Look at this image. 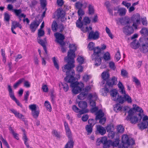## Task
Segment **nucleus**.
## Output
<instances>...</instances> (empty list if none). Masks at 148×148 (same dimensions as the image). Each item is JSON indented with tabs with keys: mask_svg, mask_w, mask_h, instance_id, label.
<instances>
[{
	"mask_svg": "<svg viewBox=\"0 0 148 148\" xmlns=\"http://www.w3.org/2000/svg\"><path fill=\"white\" fill-rule=\"evenodd\" d=\"M69 47L70 49L68 52V57H66L64 58L65 60H67L68 63L62 67V70L63 72L66 73L67 75L64 78L65 81L71 83L70 86L73 88V92L75 94H77L81 91L84 85L82 82H75V78L74 77L75 75L74 71L73 70H70L75 66L74 64L75 62L74 58L75 57V51L76 49L75 45L73 44H70Z\"/></svg>",
	"mask_w": 148,
	"mask_h": 148,
	"instance_id": "nucleus-1",
	"label": "nucleus"
},
{
	"mask_svg": "<svg viewBox=\"0 0 148 148\" xmlns=\"http://www.w3.org/2000/svg\"><path fill=\"white\" fill-rule=\"evenodd\" d=\"M95 44L92 42H90L88 44L87 48L90 50H94V53L92 55L91 58L92 60L95 61V65H99L101 63V60L100 56L101 50L98 47L95 48Z\"/></svg>",
	"mask_w": 148,
	"mask_h": 148,
	"instance_id": "nucleus-2",
	"label": "nucleus"
},
{
	"mask_svg": "<svg viewBox=\"0 0 148 148\" xmlns=\"http://www.w3.org/2000/svg\"><path fill=\"white\" fill-rule=\"evenodd\" d=\"M110 93L112 97V99L114 101L121 103H123L125 101H126L129 103H132V100L131 98L128 94H126L122 97L119 95L115 90H111Z\"/></svg>",
	"mask_w": 148,
	"mask_h": 148,
	"instance_id": "nucleus-3",
	"label": "nucleus"
},
{
	"mask_svg": "<svg viewBox=\"0 0 148 148\" xmlns=\"http://www.w3.org/2000/svg\"><path fill=\"white\" fill-rule=\"evenodd\" d=\"M124 21V23L126 26L123 28V32L126 35H130L133 33L134 31L132 27V23L130 19L127 17H125Z\"/></svg>",
	"mask_w": 148,
	"mask_h": 148,
	"instance_id": "nucleus-4",
	"label": "nucleus"
},
{
	"mask_svg": "<svg viewBox=\"0 0 148 148\" xmlns=\"http://www.w3.org/2000/svg\"><path fill=\"white\" fill-rule=\"evenodd\" d=\"M122 142L125 147H128L130 145H133L134 143V141L132 139H129L128 136L125 134L122 136Z\"/></svg>",
	"mask_w": 148,
	"mask_h": 148,
	"instance_id": "nucleus-5",
	"label": "nucleus"
},
{
	"mask_svg": "<svg viewBox=\"0 0 148 148\" xmlns=\"http://www.w3.org/2000/svg\"><path fill=\"white\" fill-rule=\"evenodd\" d=\"M128 114L126 118V119L127 120H129L130 122L132 123L135 124L138 121V119L137 117L134 115V111L133 109H130L128 112Z\"/></svg>",
	"mask_w": 148,
	"mask_h": 148,
	"instance_id": "nucleus-6",
	"label": "nucleus"
},
{
	"mask_svg": "<svg viewBox=\"0 0 148 148\" xmlns=\"http://www.w3.org/2000/svg\"><path fill=\"white\" fill-rule=\"evenodd\" d=\"M90 20L87 17H85L83 19V23L84 25L81 29V30L84 32H89L92 29V27L90 26L88 27L87 26V24L90 23Z\"/></svg>",
	"mask_w": 148,
	"mask_h": 148,
	"instance_id": "nucleus-7",
	"label": "nucleus"
},
{
	"mask_svg": "<svg viewBox=\"0 0 148 148\" xmlns=\"http://www.w3.org/2000/svg\"><path fill=\"white\" fill-rule=\"evenodd\" d=\"M140 17L138 14L133 15L132 17L131 22L132 23V25L136 29L137 28V26L140 23Z\"/></svg>",
	"mask_w": 148,
	"mask_h": 148,
	"instance_id": "nucleus-8",
	"label": "nucleus"
},
{
	"mask_svg": "<svg viewBox=\"0 0 148 148\" xmlns=\"http://www.w3.org/2000/svg\"><path fill=\"white\" fill-rule=\"evenodd\" d=\"M138 126L141 130L147 128L148 127V116H144L142 122L138 124Z\"/></svg>",
	"mask_w": 148,
	"mask_h": 148,
	"instance_id": "nucleus-9",
	"label": "nucleus"
},
{
	"mask_svg": "<svg viewBox=\"0 0 148 148\" xmlns=\"http://www.w3.org/2000/svg\"><path fill=\"white\" fill-rule=\"evenodd\" d=\"M78 106L82 109V110L80 113L81 114L87 112L88 111V109H86L87 107V103L86 102L84 101H81L79 102Z\"/></svg>",
	"mask_w": 148,
	"mask_h": 148,
	"instance_id": "nucleus-10",
	"label": "nucleus"
},
{
	"mask_svg": "<svg viewBox=\"0 0 148 148\" xmlns=\"http://www.w3.org/2000/svg\"><path fill=\"white\" fill-rule=\"evenodd\" d=\"M54 36L56 38V41L59 43L60 45H62L64 42L63 40L64 39V37L63 34L57 32L54 34Z\"/></svg>",
	"mask_w": 148,
	"mask_h": 148,
	"instance_id": "nucleus-11",
	"label": "nucleus"
},
{
	"mask_svg": "<svg viewBox=\"0 0 148 148\" xmlns=\"http://www.w3.org/2000/svg\"><path fill=\"white\" fill-rule=\"evenodd\" d=\"M89 34L88 38L89 39L97 40L99 38V33L98 31L94 32L93 31H90L88 32Z\"/></svg>",
	"mask_w": 148,
	"mask_h": 148,
	"instance_id": "nucleus-12",
	"label": "nucleus"
},
{
	"mask_svg": "<svg viewBox=\"0 0 148 148\" xmlns=\"http://www.w3.org/2000/svg\"><path fill=\"white\" fill-rule=\"evenodd\" d=\"M40 23L37 20H35L32 22L30 25V28L31 30L33 32H34L39 26Z\"/></svg>",
	"mask_w": 148,
	"mask_h": 148,
	"instance_id": "nucleus-13",
	"label": "nucleus"
},
{
	"mask_svg": "<svg viewBox=\"0 0 148 148\" xmlns=\"http://www.w3.org/2000/svg\"><path fill=\"white\" fill-rule=\"evenodd\" d=\"M13 11L15 13L16 16H18L19 18L23 17L25 18L26 15L23 13H22V10L21 9H13Z\"/></svg>",
	"mask_w": 148,
	"mask_h": 148,
	"instance_id": "nucleus-14",
	"label": "nucleus"
},
{
	"mask_svg": "<svg viewBox=\"0 0 148 148\" xmlns=\"http://www.w3.org/2000/svg\"><path fill=\"white\" fill-rule=\"evenodd\" d=\"M118 86L119 88V92L122 95V96L126 94V92L125 90V88L121 82L119 81V82Z\"/></svg>",
	"mask_w": 148,
	"mask_h": 148,
	"instance_id": "nucleus-15",
	"label": "nucleus"
},
{
	"mask_svg": "<svg viewBox=\"0 0 148 148\" xmlns=\"http://www.w3.org/2000/svg\"><path fill=\"white\" fill-rule=\"evenodd\" d=\"M97 132L101 135H103L106 133L105 129L100 125H97L96 126Z\"/></svg>",
	"mask_w": 148,
	"mask_h": 148,
	"instance_id": "nucleus-16",
	"label": "nucleus"
},
{
	"mask_svg": "<svg viewBox=\"0 0 148 148\" xmlns=\"http://www.w3.org/2000/svg\"><path fill=\"white\" fill-rule=\"evenodd\" d=\"M64 126L66 130V134L68 137L70 138L71 136H72V134L71 130L69 127L68 123L65 122L64 123Z\"/></svg>",
	"mask_w": 148,
	"mask_h": 148,
	"instance_id": "nucleus-17",
	"label": "nucleus"
},
{
	"mask_svg": "<svg viewBox=\"0 0 148 148\" xmlns=\"http://www.w3.org/2000/svg\"><path fill=\"white\" fill-rule=\"evenodd\" d=\"M69 140L65 146V148H73V147L74 142L73 141L72 136L68 137Z\"/></svg>",
	"mask_w": 148,
	"mask_h": 148,
	"instance_id": "nucleus-18",
	"label": "nucleus"
},
{
	"mask_svg": "<svg viewBox=\"0 0 148 148\" xmlns=\"http://www.w3.org/2000/svg\"><path fill=\"white\" fill-rule=\"evenodd\" d=\"M8 90L10 98L13 100L15 99L16 97L14 96V93L12 90L11 86L9 85H8Z\"/></svg>",
	"mask_w": 148,
	"mask_h": 148,
	"instance_id": "nucleus-19",
	"label": "nucleus"
},
{
	"mask_svg": "<svg viewBox=\"0 0 148 148\" xmlns=\"http://www.w3.org/2000/svg\"><path fill=\"white\" fill-rule=\"evenodd\" d=\"M140 51L143 53H146L148 52V45L147 44H143L140 48Z\"/></svg>",
	"mask_w": 148,
	"mask_h": 148,
	"instance_id": "nucleus-20",
	"label": "nucleus"
},
{
	"mask_svg": "<svg viewBox=\"0 0 148 148\" xmlns=\"http://www.w3.org/2000/svg\"><path fill=\"white\" fill-rule=\"evenodd\" d=\"M88 95V94L87 93L83 91L78 95L77 97L80 100H83L86 98Z\"/></svg>",
	"mask_w": 148,
	"mask_h": 148,
	"instance_id": "nucleus-21",
	"label": "nucleus"
},
{
	"mask_svg": "<svg viewBox=\"0 0 148 148\" xmlns=\"http://www.w3.org/2000/svg\"><path fill=\"white\" fill-rule=\"evenodd\" d=\"M88 99L89 100H96L97 98V96L96 93H90L88 95Z\"/></svg>",
	"mask_w": 148,
	"mask_h": 148,
	"instance_id": "nucleus-22",
	"label": "nucleus"
},
{
	"mask_svg": "<svg viewBox=\"0 0 148 148\" xmlns=\"http://www.w3.org/2000/svg\"><path fill=\"white\" fill-rule=\"evenodd\" d=\"M101 76L103 80H104V82L106 81L108 79L110 75L108 72H104L101 74ZM104 83V82H103V83Z\"/></svg>",
	"mask_w": 148,
	"mask_h": 148,
	"instance_id": "nucleus-23",
	"label": "nucleus"
},
{
	"mask_svg": "<svg viewBox=\"0 0 148 148\" xmlns=\"http://www.w3.org/2000/svg\"><path fill=\"white\" fill-rule=\"evenodd\" d=\"M95 115H96L95 119L97 120L100 119L103 117L104 115V114L102 111L100 110L96 112Z\"/></svg>",
	"mask_w": 148,
	"mask_h": 148,
	"instance_id": "nucleus-24",
	"label": "nucleus"
},
{
	"mask_svg": "<svg viewBox=\"0 0 148 148\" xmlns=\"http://www.w3.org/2000/svg\"><path fill=\"white\" fill-rule=\"evenodd\" d=\"M139 45L140 44L138 41L136 40H134L131 44V47L134 49H136L138 48Z\"/></svg>",
	"mask_w": 148,
	"mask_h": 148,
	"instance_id": "nucleus-25",
	"label": "nucleus"
},
{
	"mask_svg": "<svg viewBox=\"0 0 148 148\" xmlns=\"http://www.w3.org/2000/svg\"><path fill=\"white\" fill-rule=\"evenodd\" d=\"M112 82H108V86L109 87H112L113 85H116L117 83V79L115 77H112L111 79Z\"/></svg>",
	"mask_w": 148,
	"mask_h": 148,
	"instance_id": "nucleus-26",
	"label": "nucleus"
},
{
	"mask_svg": "<svg viewBox=\"0 0 148 148\" xmlns=\"http://www.w3.org/2000/svg\"><path fill=\"white\" fill-rule=\"evenodd\" d=\"M64 12L60 9L57 10V16L58 18H64Z\"/></svg>",
	"mask_w": 148,
	"mask_h": 148,
	"instance_id": "nucleus-27",
	"label": "nucleus"
},
{
	"mask_svg": "<svg viewBox=\"0 0 148 148\" xmlns=\"http://www.w3.org/2000/svg\"><path fill=\"white\" fill-rule=\"evenodd\" d=\"M38 42L43 47L44 50L45 51L46 54L47 53V48L46 47L45 42L42 40L40 39V38H37Z\"/></svg>",
	"mask_w": 148,
	"mask_h": 148,
	"instance_id": "nucleus-28",
	"label": "nucleus"
},
{
	"mask_svg": "<svg viewBox=\"0 0 148 148\" xmlns=\"http://www.w3.org/2000/svg\"><path fill=\"white\" fill-rule=\"evenodd\" d=\"M58 25L57 23L55 21H54L52 25V30L54 32H56L57 29H58Z\"/></svg>",
	"mask_w": 148,
	"mask_h": 148,
	"instance_id": "nucleus-29",
	"label": "nucleus"
},
{
	"mask_svg": "<svg viewBox=\"0 0 148 148\" xmlns=\"http://www.w3.org/2000/svg\"><path fill=\"white\" fill-rule=\"evenodd\" d=\"M77 13L78 15L79 16V20L81 21L82 19V16L84 14V12L82 9H79L78 10Z\"/></svg>",
	"mask_w": 148,
	"mask_h": 148,
	"instance_id": "nucleus-30",
	"label": "nucleus"
},
{
	"mask_svg": "<svg viewBox=\"0 0 148 148\" xmlns=\"http://www.w3.org/2000/svg\"><path fill=\"white\" fill-rule=\"evenodd\" d=\"M23 139L24 141V143L27 148H32L29 147L28 143H27L28 138L26 135L25 133H23Z\"/></svg>",
	"mask_w": 148,
	"mask_h": 148,
	"instance_id": "nucleus-31",
	"label": "nucleus"
},
{
	"mask_svg": "<svg viewBox=\"0 0 148 148\" xmlns=\"http://www.w3.org/2000/svg\"><path fill=\"white\" fill-rule=\"evenodd\" d=\"M133 108L131 109H133V110L134 112V110H136L137 112H139L140 113L143 112V111L142 109V108H141L139 107L138 106L136 105H133Z\"/></svg>",
	"mask_w": 148,
	"mask_h": 148,
	"instance_id": "nucleus-32",
	"label": "nucleus"
},
{
	"mask_svg": "<svg viewBox=\"0 0 148 148\" xmlns=\"http://www.w3.org/2000/svg\"><path fill=\"white\" fill-rule=\"evenodd\" d=\"M24 79L22 78L19 80L16 83L14 84L13 87L15 88H16L19 85L24 81Z\"/></svg>",
	"mask_w": 148,
	"mask_h": 148,
	"instance_id": "nucleus-33",
	"label": "nucleus"
},
{
	"mask_svg": "<svg viewBox=\"0 0 148 148\" xmlns=\"http://www.w3.org/2000/svg\"><path fill=\"white\" fill-rule=\"evenodd\" d=\"M52 134L53 136L56 137L57 138H60V133L57 130H53L52 132Z\"/></svg>",
	"mask_w": 148,
	"mask_h": 148,
	"instance_id": "nucleus-34",
	"label": "nucleus"
},
{
	"mask_svg": "<svg viewBox=\"0 0 148 148\" xmlns=\"http://www.w3.org/2000/svg\"><path fill=\"white\" fill-rule=\"evenodd\" d=\"M9 130L10 132V133L12 134L14 137L16 139L18 140L19 139V138L18 137V135L14 132L12 127H9Z\"/></svg>",
	"mask_w": 148,
	"mask_h": 148,
	"instance_id": "nucleus-35",
	"label": "nucleus"
},
{
	"mask_svg": "<svg viewBox=\"0 0 148 148\" xmlns=\"http://www.w3.org/2000/svg\"><path fill=\"white\" fill-rule=\"evenodd\" d=\"M45 106L46 107L47 110H49V111H51V107L49 102L47 101H46L45 102Z\"/></svg>",
	"mask_w": 148,
	"mask_h": 148,
	"instance_id": "nucleus-36",
	"label": "nucleus"
},
{
	"mask_svg": "<svg viewBox=\"0 0 148 148\" xmlns=\"http://www.w3.org/2000/svg\"><path fill=\"white\" fill-rule=\"evenodd\" d=\"M103 58L106 61L109 60L110 58L109 53L108 52H107L105 53L103 55Z\"/></svg>",
	"mask_w": 148,
	"mask_h": 148,
	"instance_id": "nucleus-37",
	"label": "nucleus"
},
{
	"mask_svg": "<svg viewBox=\"0 0 148 148\" xmlns=\"http://www.w3.org/2000/svg\"><path fill=\"white\" fill-rule=\"evenodd\" d=\"M124 129L123 127L121 125H119L117 126V130L118 133H122L124 131Z\"/></svg>",
	"mask_w": 148,
	"mask_h": 148,
	"instance_id": "nucleus-38",
	"label": "nucleus"
},
{
	"mask_svg": "<svg viewBox=\"0 0 148 148\" xmlns=\"http://www.w3.org/2000/svg\"><path fill=\"white\" fill-rule=\"evenodd\" d=\"M112 143V141L110 140H108V141L103 145V148H108L111 146V144Z\"/></svg>",
	"mask_w": 148,
	"mask_h": 148,
	"instance_id": "nucleus-39",
	"label": "nucleus"
},
{
	"mask_svg": "<svg viewBox=\"0 0 148 148\" xmlns=\"http://www.w3.org/2000/svg\"><path fill=\"white\" fill-rule=\"evenodd\" d=\"M61 86L64 91L65 92H67L69 89V86L66 83H61Z\"/></svg>",
	"mask_w": 148,
	"mask_h": 148,
	"instance_id": "nucleus-40",
	"label": "nucleus"
},
{
	"mask_svg": "<svg viewBox=\"0 0 148 148\" xmlns=\"http://www.w3.org/2000/svg\"><path fill=\"white\" fill-rule=\"evenodd\" d=\"M126 10L125 8H121L118 10L119 15L121 16H124L126 13Z\"/></svg>",
	"mask_w": 148,
	"mask_h": 148,
	"instance_id": "nucleus-41",
	"label": "nucleus"
},
{
	"mask_svg": "<svg viewBox=\"0 0 148 148\" xmlns=\"http://www.w3.org/2000/svg\"><path fill=\"white\" fill-rule=\"evenodd\" d=\"M101 92L103 95L106 96L109 92V89L106 88H104L101 89Z\"/></svg>",
	"mask_w": 148,
	"mask_h": 148,
	"instance_id": "nucleus-42",
	"label": "nucleus"
},
{
	"mask_svg": "<svg viewBox=\"0 0 148 148\" xmlns=\"http://www.w3.org/2000/svg\"><path fill=\"white\" fill-rule=\"evenodd\" d=\"M39 113V111L37 109L32 111V114L35 118H37L38 117Z\"/></svg>",
	"mask_w": 148,
	"mask_h": 148,
	"instance_id": "nucleus-43",
	"label": "nucleus"
},
{
	"mask_svg": "<svg viewBox=\"0 0 148 148\" xmlns=\"http://www.w3.org/2000/svg\"><path fill=\"white\" fill-rule=\"evenodd\" d=\"M45 34L44 31L41 29H39L38 30V36L37 38H40V37L43 36Z\"/></svg>",
	"mask_w": 148,
	"mask_h": 148,
	"instance_id": "nucleus-44",
	"label": "nucleus"
},
{
	"mask_svg": "<svg viewBox=\"0 0 148 148\" xmlns=\"http://www.w3.org/2000/svg\"><path fill=\"white\" fill-rule=\"evenodd\" d=\"M76 25L77 26L81 29L84 26L82 22H81V21H79V20H77L76 22Z\"/></svg>",
	"mask_w": 148,
	"mask_h": 148,
	"instance_id": "nucleus-45",
	"label": "nucleus"
},
{
	"mask_svg": "<svg viewBox=\"0 0 148 148\" xmlns=\"http://www.w3.org/2000/svg\"><path fill=\"white\" fill-rule=\"evenodd\" d=\"M88 10L89 13L90 14H93L94 13V10L93 6L91 5H89L88 7Z\"/></svg>",
	"mask_w": 148,
	"mask_h": 148,
	"instance_id": "nucleus-46",
	"label": "nucleus"
},
{
	"mask_svg": "<svg viewBox=\"0 0 148 148\" xmlns=\"http://www.w3.org/2000/svg\"><path fill=\"white\" fill-rule=\"evenodd\" d=\"M122 109L121 106L119 104H117L115 105L114 107V110L116 112L120 111Z\"/></svg>",
	"mask_w": 148,
	"mask_h": 148,
	"instance_id": "nucleus-47",
	"label": "nucleus"
},
{
	"mask_svg": "<svg viewBox=\"0 0 148 148\" xmlns=\"http://www.w3.org/2000/svg\"><path fill=\"white\" fill-rule=\"evenodd\" d=\"M10 110L14 114L16 117L19 118L20 116V115L21 114L20 113L17 112L16 110L13 109H10Z\"/></svg>",
	"mask_w": 148,
	"mask_h": 148,
	"instance_id": "nucleus-48",
	"label": "nucleus"
},
{
	"mask_svg": "<svg viewBox=\"0 0 148 148\" xmlns=\"http://www.w3.org/2000/svg\"><path fill=\"white\" fill-rule=\"evenodd\" d=\"M75 6L76 8L79 10L82 9V4L79 2H77L75 4Z\"/></svg>",
	"mask_w": 148,
	"mask_h": 148,
	"instance_id": "nucleus-49",
	"label": "nucleus"
},
{
	"mask_svg": "<svg viewBox=\"0 0 148 148\" xmlns=\"http://www.w3.org/2000/svg\"><path fill=\"white\" fill-rule=\"evenodd\" d=\"M133 82H135L137 86H138L140 85V83L136 77H133Z\"/></svg>",
	"mask_w": 148,
	"mask_h": 148,
	"instance_id": "nucleus-50",
	"label": "nucleus"
},
{
	"mask_svg": "<svg viewBox=\"0 0 148 148\" xmlns=\"http://www.w3.org/2000/svg\"><path fill=\"white\" fill-rule=\"evenodd\" d=\"M114 128L113 125L112 124H109L106 127V130L107 132H109L111 131V130H112Z\"/></svg>",
	"mask_w": 148,
	"mask_h": 148,
	"instance_id": "nucleus-51",
	"label": "nucleus"
},
{
	"mask_svg": "<svg viewBox=\"0 0 148 148\" xmlns=\"http://www.w3.org/2000/svg\"><path fill=\"white\" fill-rule=\"evenodd\" d=\"M106 33L108 34L109 36L112 39L113 38V35L110 32V29L107 27H106Z\"/></svg>",
	"mask_w": 148,
	"mask_h": 148,
	"instance_id": "nucleus-52",
	"label": "nucleus"
},
{
	"mask_svg": "<svg viewBox=\"0 0 148 148\" xmlns=\"http://www.w3.org/2000/svg\"><path fill=\"white\" fill-rule=\"evenodd\" d=\"M86 130L89 134H91L92 132L91 125H87L86 127Z\"/></svg>",
	"mask_w": 148,
	"mask_h": 148,
	"instance_id": "nucleus-53",
	"label": "nucleus"
},
{
	"mask_svg": "<svg viewBox=\"0 0 148 148\" xmlns=\"http://www.w3.org/2000/svg\"><path fill=\"white\" fill-rule=\"evenodd\" d=\"M53 61L54 64V66L58 70L59 69L58 64L55 57L53 58Z\"/></svg>",
	"mask_w": 148,
	"mask_h": 148,
	"instance_id": "nucleus-54",
	"label": "nucleus"
},
{
	"mask_svg": "<svg viewBox=\"0 0 148 148\" xmlns=\"http://www.w3.org/2000/svg\"><path fill=\"white\" fill-rule=\"evenodd\" d=\"M77 60L78 62L80 64H83L84 61V58L83 57L80 56H79Z\"/></svg>",
	"mask_w": 148,
	"mask_h": 148,
	"instance_id": "nucleus-55",
	"label": "nucleus"
},
{
	"mask_svg": "<svg viewBox=\"0 0 148 148\" xmlns=\"http://www.w3.org/2000/svg\"><path fill=\"white\" fill-rule=\"evenodd\" d=\"M29 91H27L26 92L24 96V100L25 101L26 103L27 102L28 99L29 95Z\"/></svg>",
	"mask_w": 148,
	"mask_h": 148,
	"instance_id": "nucleus-56",
	"label": "nucleus"
},
{
	"mask_svg": "<svg viewBox=\"0 0 148 148\" xmlns=\"http://www.w3.org/2000/svg\"><path fill=\"white\" fill-rule=\"evenodd\" d=\"M121 75L122 76L124 77H127L128 75V73L125 70L122 69L121 71Z\"/></svg>",
	"mask_w": 148,
	"mask_h": 148,
	"instance_id": "nucleus-57",
	"label": "nucleus"
},
{
	"mask_svg": "<svg viewBox=\"0 0 148 148\" xmlns=\"http://www.w3.org/2000/svg\"><path fill=\"white\" fill-rule=\"evenodd\" d=\"M72 108L73 110L75 112L77 113L80 112V113H80L81 112L80 111V109L78 108H77L76 105H73L72 106Z\"/></svg>",
	"mask_w": 148,
	"mask_h": 148,
	"instance_id": "nucleus-58",
	"label": "nucleus"
},
{
	"mask_svg": "<svg viewBox=\"0 0 148 148\" xmlns=\"http://www.w3.org/2000/svg\"><path fill=\"white\" fill-rule=\"evenodd\" d=\"M121 57V56L120 51L119 50H118L115 55V57L117 61H118L120 59Z\"/></svg>",
	"mask_w": 148,
	"mask_h": 148,
	"instance_id": "nucleus-59",
	"label": "nucleus"
},
{
	"mask_svg": "<svg viewBox=\"0 0 148 148\" xmlns=\"http://www.w3.org/2000/svg\"><path fill=\"white\" fill-rule=\"evenodd\" d=\"M109 66L113 70H114L116 68L115 64L112 62H109Z\"/></svg>",
	"mask_w": 148,
	"mask_h": 148,
	"instance_id": "nucleus-60",
	"label": "nucleus"
},
{
	"mask_svg": "<svg viewBox=\"0 0 148 148\" xmlns=\"http://www.w3.org/2000/svg\"><path fill=\"white\" fill-rule=\"evenodd\" d=\"M29 109L31 110L32 111L37 109H36V104H33L30 105L29 106Z\"/></svg>",
	"mask_w": 148,
	"mask_h": 148,
	"instance_id": "nucleus-61",
	"label": "nucleus"
},
{
	"mask_svg": "<svg viewBox=\"0 0 148 148\" xmlns=\"http://www.w3.org/2000/svg\"><path fill=\"white\" fill-rule=\"evenodd\" d=\"M108 133V136L110 138H113L115 136V132L113 131H110Z\"/></svg>",
	"mask_w": 148,
	"mask_h": 148,
	"instance_id": "nucleus-62",
	"label": "nucleus"
},
{
	"mask_svg": "<svg viewBox=\"0 0 148 148\" xmlns=\"http://www.w3.org/2000/svg\"><path fill=\"white\" fill-rule=\"evenodd\" d=\"M42 89L43 92H47L48 91V89L47 85H42Z\"/></svg>",
	"mask_w": 148,
	"mask_h": 148,
	"instance_id": "nucleus-63",
	"label": "nucleus"
},
{
	"mask_svg": "<svg viewBox=\"0 0 148 148\" xmlns=\"http://www.w3.org/2000/svg\"><path fill=\"white\" fill-rule=\"evenodd\" d=\"M2 141L3 143L6 147L8 148H10L8 142L5 140L3 138L1 137Z\"/></svg>",
	"mask_w": 148,
	"mask_h": 148,
	"instance_id": "nucleus-64",
	"label": "nucleus"
}]
</instances>
